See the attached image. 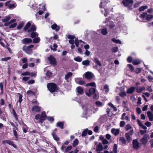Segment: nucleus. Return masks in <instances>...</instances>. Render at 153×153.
<instances>
[{
	"instance_id": "1",
	"label": "nucleus",
	"mask_w": 153,
	"mask_h": 153,
	"mask_svg": "<svg viewBox=\"0 0 153 153\" xmlns=\"http://www.w3.org/2000/svg\"><path fill=\"white\" fill-rule=\"evenodd\" d=\"M153 9L152 8L149 9L147 10V12H144L140 15V17L143 20L149 21L152 19Z\"/></svg>"
},
{
	"instance_id": "2",
	"label": "nucleus",
	"mask_w": 153,
	"mask_h": 153,
	"mask_svg": "<svg viewBox=\"0 0 153 153\" xmlns=\"http://www.w3.org/2000/svg\"><path fill=\"white\" fill-rule=\"evenodd\" d=\"M102 1L100 3V8H102L103 7V9L101 10V12L104 14L105 16H106L108 13V10H106L105 7V3H107L108 2V0H101Z\"/></svg>"
},
{
	"instance_id": "3",
	"label": "nucleus",
	"mask_w": 153,
	"mask_h": 153,
	"mask_svg": "<svg viewBox=\"0 0 153 153\" xmlns=\"http://www.w3.org/2000/svg\"><path fill=\"white\" fill-rule=\"evenodd\" d=\"M83 110H85L86 114L88 115L92 113V110L94 108L90 104H86L82 107Z\"/></svg>"
},
{
	"instance_id": "4",
	"label": "nucleus",
	"mask_w": 153,
	"mask_h": 153,
	"mask_svg": "<svg viewBox=\"0 0 153 153\" xmlns=\"http://www.w3.org/2000/svg\"><path fill=\"white\" fill-rule=\"evenodd\" d=\"M47 87L49 91L51 92L56 91L57 90L56 84L53 83H50L47 84Z\"/></svg>"
},
{
	"instance_id": "5",
	"label": "nucleus",
	"mask_w": 153,
	"mask_h": 153,
	"mask_svg": "<svg viewBox=\"0 0 153 153\" xmlns=\"http://www.w3.org/2000/svg\"><path fill=\"white\" fill-rule=\"evenodd\" d=\"M34 45H30L28 46H24L23 48V50L26 53L28 54H30L32 52V50L31 49L33 48Z\"/></svg>"
},
{
	"instance_id": "6",
	"label": "nucleus",
	"mask_w": 153,
	"mask_h": 153,
	"mask_svg": "<svg viewBox=\"0 0 153 153\" xmlns=\"http://www.w3.org/2000/svg\"><path fill=\"white\" fill-rule=\"evenodd\" d=\"M149 138V136L148 134H145L140 140V142L141 143L145 145L148 141V140Z\"/></svg>"
},
{
	"instance_id": "7",
	"label": "nucleus",
	"mask_w": 153,
	"mask_h": 153,
	"mask_svg": "<svg viewBox=\"0 0 153 153\" xmlns=\"http://www.w3.org/2000/svg\"><path fill=\"white\" fill-rule=\"evenodd\" d=\"M133 3V0H123V3L125 7H130Z\"/></svg>"
},
{
	"instance_id": "8",
	"label": "nucleus",
	"mask_w": 153,
	"mask_h": 153,
	"mask_svg": "<svg viewBox=\"0 0 153 153\" xmlns=\"http://www.w3.org/2000/svg\"><path fill=\"white\" fill-rule=\"evenodd\" d=\"M94 149H96V151L97 152H100L103 150V146L102 143L100 142L96 146V148H95V146Z\"/></svg>"
},
{
	"instance_id": "9",
	"label": "nucleus",
	"mask_w": 153,
	"mask_h": 153,
	"mask_svg": "<svg viewBox=\"0 0 153 153\" xmlns=\"http://www.w3.org/2000/svg\"><path fill=\"white\" fill-rule=\"evenodd\" d=\"M48 60L49 61L51 64L54 65H56V61L55 58L52 56H51L48 58Z\"/></svg>"
},
{
	"instance_id": "10",
	"label": "nucleus",
	"mask_w": 153,
	"mask_h": 153,
	"mask_svg": "<svg viewBox=\"0 0 153 153\" xmlns=\"http://www.w3.org/2000/svg\"><path fill=\"white\" fill-rule=\"evenodd\" d=\"M95 91L96 89L95 88H91L89 89V93L87 91H86L85 93L86 95L88 97H90L91 95L93 94H94Z\"/></svg>"
},
{
	"instance_id": "11",
	"label": "nucleus",
	"mask_w": 153,
	"mask_h": 153,
	"mask_svg": "<svg viewBox=\"0 0 153 153\" xmlns=\"http://www.w3.org/2000/svg\"><path fill=\"white\" fill-rule=\"evenodd\" d=\"M41 110V108L37 105H35L33 106L31 109L32 111L34 113L39 112Z\"/></svg>"
},
{
	"instance_id": "12",
	"label": "nucleus",
	"mask_w": 153,
	"mask_h": 153,
	"mask_svg": "<svg viewBox=\"0 0 153 153\" xmlns=\"http://www.w3.org/2000/svg\"><path fill=\"white\" fill-rule=\"evenodd\" d=\"M132 144L133 147L136 149H137L138 148L139 146V144L137 140L135 139L133 140Z\"/></svg>"
},
{
	"instance_id": "13",
	"label": "nucleus",
	"mask_w": 153,
	"mask_h": 153,
	"mask_svg": "<svg viewBox=\"0 0 153 153\" xmlns=\"http://www.w3.org/2000/svg\"><path fill=\"white\" fill-rule=\"evenodd\" d=\"M68 38L69 39H70L69 41V43L71 45L74 44V39L75 38V37L73 35H68Z\"/></svg>"
},
{
	"instance_id": "14",
	"label": "nucleus",
	"mask_w": 153,
	"mask_h": 153,
	"mask_svg": "<svg viewBox=\"0 0 153 153\" xmlns=\"http://www.w3.org/2000/svg\"><path fill=\"white\" fill-rule=\"evenodd\" d=\"M93 74L91 72H87L85 74V77L88 79H90L94 77Z\"/></svg>"
},
{
	"instance_id": "15",
	"label": "nucleus",
	"mask_w": 153,
	"mask_h": 153,
	"mask_svg": "<svg viewBox=\"0 0 153 153\" xmlns=\"http://www.w3.org/2000/svg\"><path fill=\"white\" fill-rule=\"evenodd\" d=\"M22 42L23 44H28L32 42V40L30 38H26L22 39Z\"/></svg>"
},
{
	"instance_id": "16",
	"label": "nucleus",
	"mask_w": 153,
	"mask_h": 153,
	"mask_svg": "<svg viewBox=\"0 0 153 153\" xmlns=\"http://www.w3.org/2000/svg\"><path fill=\"white\" fill-rule=\"evenodd\" d=\"M120 130L118 129L113 128L111 129V133L115 136L118 135L120 132Z\"/></svg>"
},
{
	"instance_id": "17",
	"label": "nucleus",
	"mask_w": 153,
	"mask_h": 153,
	"mask_svg": "<svg viewBox=\"0 0 153 153\" xmlns=\"http://www.w3.org/2000/svg\"><path fill=\"white\" fill-rule=\"evenodd\" d=\"M46 117V114L45 112L42 113L40 117V122L42 123L43 121L45 119Z\"/></svg>"
},
{
	"instance_id": "18",
	"label": "nucleus",
	"mask_w": 153,
	"mask_h": 153,
	"mask_svg": "<svg viewBox=\"0 0 153 153\" xmlns=\"http://www.w3.org/2000/svg\"><path fill=\"white\" fill-rule=\"evenodd\" d=\"M147 114L149 120L150 121L153 120V114L150 111H148L147 112Z\"/></svg>"
},
{
	"instance_id": "19",
	"label": "nucleus",
	"mask_w": 153,
	"mask_h": 153,
	"mask_svg": "<svg viewBox=\"0 0 153 153\" xmlns=\"http://www.w3.org/2000/svg\"><path fill=\"white\" fill-rule=\"evenodd\" d=\"M36 30V28L34 25H32L31 27L28 29L27 32L29 33L35 31Z\"/></svg>"
},
{
	"instance_id": "20",
	"label": "nucleus",
	"mask_w": 153,
	"mask_h": 153,
	"mask_svg": "<svg viewBox=\"0 0 153 153\" xmlns=\"http://www.w3.org/2000/svg\"><path fill=\"white\" fill-rule=\"evenodd\" d=\"M121 119L122 120H129V118L128 116H126V113H124L122 114Z\"/></svg>"
},
{
	"instance_id": "21",
	"label": "nucleus",
	"mask_w": 153,
	"mask_h": 153,
	"mask_svg": "<svg viewBox=\"0 0 153 153\" xmlns=\"http://www.w3.org/2000/svg\"><path fill=\"white\" fill-rule=\"evenodd\" d=\"M9 2H7L5 3V5L6 6H8L9 8L12 9L15 7L16 5L15 4H9Z\"/></svg>"
},
{
	"instance_id": "22",
	"label": "nucleus",
	"mask_w": 153,
	"mask_h": 153,
	"mask_svg": "<svg viewBox=\"0 0 153 153\" xmlns=\"http://www.w3.org/2000/svg\"><path fill=\"white\" fill-rule=\"evenodd\" d=\"M90 61L88 60H84L82 62V64L83 65H85L86 66L89 65H90Z\"/></svg>"
},
{
	"instance_id": "23",
	"label": "nucleus",
	"mask_w": 153,
	"mask_h": 153,
	"mask_svg": "<svg viewBox=\"0 0 153 153\" xmlns=\"http://www.w3.org/2000/svg\"><path fill=\"white\" fill-rule=\"evenodd\" d=\"M75 81L76 83H78L80 85H82L85 83L84 81L81 80L79 78L76 79Z\"/></svg>"
},
{
	"instance_id": "24",
	"label": "nucleus",
	"mask_w": 153,
	"mask_h": 153,
	"mask_svg": "<svg viewBox=\"0 0 153 153\" xmlns=\"http://www.w3.org/2000/svg\"><path fill=\"white\" fill-rule=\"evenodd\" d=\"M40 41V39L39 37H38V36L34 38L33 40V43H39Z\"/></svg>"
},
{
	"instance_id": "25",
	"label": "nucleus",
	"mask_w": 153,
	"mask_h": 153,
	"mask_svg": "<svg viewBox=\"0 0 153 153\" xmlns=\"http://www.w3.org/2000/svg\"><path fill=\"white\" fill-rule=\"evenodd\" d=\"M134 90L135 88L133 87H131L128 89L127 92L128 94H131L134 91Z\"/></svg>"
},
{
	"instance_id": "26",
	"label": "nucleus",
	"mask_w": 153,
	"mask_h": 153,
	"mask_svg": "<svg viewBox=\"0 0 153 153\" xmlns=\"http://www.w3.org/2000/svg\"><path fill=\"white\" fill-rule=\"evenodd\" d=\"M51 27L53 29H54L56 31H58L59 29V27L56 24H54L52 25Z\"/></svg>"
},
{
	"instance_id": "27",
	"label": "nucleus",
	"mask_w": 153,
	"mask_h": 153,
	"mask_svg": "<svg viewBox=\"0 0 153 153\" xmlns=\"http://www.w3.org/2000/svg\"><path fill=\"white\" fill-rule=\"evenodd\" d=\"M137 122L138 123V124L139 125V126H141L143 129H147V127L145 126L142 124L141 122L139 120H137Z\"/></svg>"
},
{
	"instance_id": "28",
	"label": "nucleus",
	"mask_w": 153,
	"mask_h": 153,
	"mask_svg": "<svg viewBox=\"0 0 153 153\" xmlns=\"http://www.w3.org/2000/svg\"><path fill=\"white\" fill-rule=\"evenodd\" d=\"M77 92L80 94H81L83 92V90L82 88L81 87H78L76 88Z\"/></svg>"
},
{
	"instance_id": "29",
	"label": "nucleus",
	"mask_w": 153,
	"mask_h": 153,
	"mask_svg": "<svg viewBox=\"0 0 153 153\" xmlns=\"http://www.w3.org/2000/svg\"><path fill=\"white\" fill-rule=\"evenodd\" d=\"M117 146L116 144H115L113 147V151L112 152L113 153H117Z\"/></svg>"
},
{
	"instance_id": "30",
	"label": "nucleus",
	"mask_w": 153,
	"mask_h": 153,
	"mask_svg": "<svg viewBox=\"0 0 153 153\" xmlns=\"http://www.w3.org/2000/svg\"><path fill=\"white\" fill-rule=\"evenodd\" d=\"M145 89V88L144 86L138 87L136 89V91L138 93H140Z\"/></svg>"
},
{
	"instance_id": "31",
	"label": "nucleus",
	"mask_w": 153,
	"mask_h": 153,
	"mask_svg": "<svg viewBox=\"0 0 153 153\" xmlns=\"http://www.w3.org/2000/svg\"><path fill=\"white\" fill-rule=\"evenodd\" d=\"M119 140L121 142L122 144L125 145L126 144V140L125 138L123 137H120Z\"/></svg>"
},
{
	"instance_id": "32",
	"label": "nucleus",
	"mask_w": 153,
	"mask_h": 153,
	"mask_svg": "<svg viewBox=\"0 0 153 153\" xmlns=\"http://www.w3.org/2000/svg\"><path fill=\"white\" fill-rule=\"evenodd\" d=\"M141 62V60L139 59H136L134 60L132 62L133 64L135 65L139 64Z\"/></svg>"
},
{
	"instance_id": "33",
	"label": "nucleus",
	"mask_w": 153,
	"mask_h": 153,
	"mask_svg": "<svg viewBox=\"0 0 153 153\" xmlns=\"http://www.w3.org/2000/svg\"><path fill=\"white\" fill-rule=\"evenodd\" d=\"M104 103L99 101H97L95 102V104L97 107H101L104 105Z\"/></svg>"
},
{
	"instance_id": "34",
	"label": "nucleus",
	"mask_w": 153,
	"mask_h": 153,
	"mask_svg": "<svg viewBox=\"0 0 153 153\" xmlns=\"http://www.w3.org/2000/svg\"><path fill=\"white\" fill-rule=\"evenodd\" d=\"M38 33L36 32H32L31 33L30 37L32 38H34L36 37H38Z\"/></svg>"
},
{
	"instance_id": "35",
	"label": "nucleus",
	"mask_w": 153,
	"mask_h": 153,
	"mask_svg": "<svg viewBox=\"0 0 153 153\" xmlns=\"http://www.w3.org/2000/svg\"><path fill=\"white\" fill-rule=\"evenodd\" d=\"M148 8V6L146 5L140 7L139 9L138 10L140 12L143 11Z\"/></svg>"
},
{
	"instance_id": "36",
	"label": "nucleus",
	"mask_w": 153,
	"mask_h": 153,
	"mask_svg": "<svg viewBox=\"0 0 153 153\" xmlns=\"http://www.w3.org/2000/svg\"><path fill=\"white\" fill-rule=\"evenodd\" d=\"M11 18L10 15L6 16L5 17L4 19H3L2 21L3 22H6L8 21Z\"/></svg>"
},
{
	"instance_id": "37",
	"label": "nucleus",
	"mask_w": 153,
	"mask_h": 153,
	"mask_svg": "<svg viewBox=\"0 0 153 153\" xmlns=\"http://www.w3.org/2000/svg\"><path fill=\"white\" fill-rule=\"evenodd\" d=\"M112 41L116 44H121L122 42L119 39H115L114 38H113L111 39Z\"/></svg>"
},
{
	"instance_id": "38",
	"label": "nucleus",
	"mask_w": 153,
	"mask_h": 153,
	"mask_svg": "<svg viewBox=\"0 0 153 153\" xmlns=\"http://www.w3.org/2000/svg\"><path fill=\"white\" fill-rule=\"evenodd\" d=\"M86 86H91L95 88L96 87V84L94 82H91L90 83H88L86 84Z\"/></svg>"
},
{
	"instance_id": "39",
	"label": "nucleus",
	"mask_w": 153,
	"mask_h": 153,
	"mask_svg": "<svg viewBox=\"0 0 153 153\" xmlns=\"http://www.w3.org/2000/svg\"><path fill=\"white\" fill-rule=\"evenodd\" d=\"M125 137L127 141L128 142H130L132 140L131 136L128 135V134H125Z\"/></svg>"
},
{
	"instance_id": "40",
	"label": "nucleus",
	"mask_w": 153,
	"mask_h": 153,
	"mask_svg": "<svg viewBox=\"0 0 153 153\" xmlns=\"http://www.w3.org/2000/svg\"><path fill=\"white\" fill-rule=\"evenodd\" d=\"M88 131V128L86 129L83 131L82 134V137L86 136L87 134V133Z\"/></svg>"
},
{
	"instance_id": "41",
	"label": "nucleus",
	"mask_w": 153,
	"mask_h": 153,
	"mask_svg": "<svg viewBox=\"0 0 153 153\" xmlns=\"http://www.w3.org/2000/svg\"><path fill=\"white\" fill-rule=\"evenodd\" d=\"M108 105L110 107L113 108V109L115 111H117V109L116 107H115L114 105H113L111 103L109 102L108 104Z\"/></svg>"
},
{
	"instance_id": "42",
	"label": "nucleus",
	"mask_w": 153,
	"mask_h": 153,
	"mask_svg": "<svg viewBox=\"0 0 153 153\" xmlns=\"http://www.w3.org/2000/svg\"><path fill=\"white\" fill-rule=\"evenodd\" d=\"M72 75V74L71 72H68L65 76V78L66 80H68V79Z\"/></svg>"
},
{
	"instance_id": "43",
	"label": "nucleus",
	"mask_w": 153,
	"mask_h": 153,
	"mask_svg": "<svg viewBox=\"0 0 153 153\" xmlns=\"http://www.w3.org/2000/svg\"><path fill=\"white\" fill-rule=\"evenodd\" d=\"M56 126H57L61 128H63V123L61 122H58L57 123Z\"/></svg>"
},
{
	"instance_id": "44",
	"label": "nucleus",
	"mask_w": 153,
	"mask_h": 153,
	"mask_svg": "<svg viewBox=\"0 0 153 153\" xmlns=\"http://www.w3.org/2000/svg\"><path fill=\"white\" fill-rule=\"evenodd\" d=\"M94 61L95 63L98 66H101L102 65L100 63V61L98 60L97 58H95L94 59Z\"/></svg>"
},
{
	"instance_id": "45",
	"label": "nucleus",
	"mask_w": 153,
	"mask_h": 153,
	"mask_svg": "<svg viewBox=\"0 0 153 153\" xmlns=\"http://www.w3.org/2000/svg\"><path fill=\"white\" fill-rule=\"evenodd\" d=\"M5 142L7 143L8 144L15 147V145L14 144L13 142L10 140H6Z\"/></svg>"
},
{
	"instance_id": "46",
	"label": "nucleus",
	"mask_w": 153,
	"mask_h": 153,
	"mask_svg": "<svg viewBox=\"0 0 153 153\" xmlns=\"http://www.w3.org/2000/svg\"><path fill=\"white\" fill-rule=\"evenodd\" d=\"M52 135L53 136L54 139L55 140H59V138L58 137V136L54 132H53L52 133Z\"/></svg>"
},
{
	"instance_id": "47",
	"label": "nucleus",
	"mask_w": 153,
	"mask_h": 153,
	"mask_svg": "<svg viewBox=\"0 0 153 153\" xmlns=\"http://www.w3.org/2000/svg\"><path fill=\"white\" fill-rule=\"evenodd\" d=\"M104 90L106 93L108 92L109 90V86L107 85H105L104 87Z\"/></svg>"
},
{
	"instance_id": "48",
	"label": "nucleus",
	"mask_w": 153,
	"mask_h": 153,
	"mask_svg": "<svg viewBox=\"0 0 153 153\" xmlns=\"http://www.w3.org/2000/svg\"><path fill=\"white\" fill-rule=\"evenodd\" d=\"M74 59L75 61L78 62H81L82 61V59L80 56H77Z\"/></svg>"
},
{
	"instance_id": "49",
	"label": "nucleus",
	"mask_w": 153,
	"mask_h": 153,
	"mask_svg": "<svg viewBox=\"0 0 153 153\" xmlns=\"http://www.w3.org/2000/svg\"><path fill=\"white\" fill-rule=\"evenodd\" d=\"M31 25V24L29 22H27V23L26 24L24 28V29L26 30H27V29L30 27Z\"/></svg>"
},
{
	"instance_id": "50",
	"label": "nucleus",
	"mask_w": 153,
	"mask_h": 153,
	"mask_svg": "<svg viewBox=\"0 0 153 153\" xmlns=\"http://www.w3.org/2000/svg\"><path fill=\"white\" fill-rule=\"evenodd\" d=\"M24 23L23 22L20 23L18 26L17 27V29L18 30L21 29L24 26Z\"/></svg>"
},
{
	"instance_id": "51",
	"label": "nucleus",
	"mask_w": 153,
	"mask_h": 153,
	"mask_svg": "<svg viewBox=\"0 0 153 153\" xmlns=\"http://www.w3.org/2000/svg\"><path fill=\"white\" fill-rule=\"evenodd\" d=\"M127 66L128 67L131 71H134V67L131 65L128 64L127 65Z\"/></svg>"
},
{
	"instance_id": "52",
	"label": "nucleus",
	"mask_w": 153,
	"mask_h": 153,
	"mask_svg": "<svg viewBox=\"0 0 153 153\" xmlns=\"http://www.w3.org/2000/svg\"><path fill=\"white\" fill-rule=\"evenodd\" d=\"M101 33L103 35H105L107 33V31L105 28L102 29L101 30Z\"/></svg>"
},
{
	"instance_id": "53",
	"label": "nucleus",
	"mask_w": 153,
	"mask_h": 153,
	"mask_svg": "<svg viewBox=\"0 0 153 153\" xmlns=\"http://www.w3.org/2000/svg\"><path fill=\"white\" fill-rule=\"evenodd\" d=\"M78 143V140L77 139H75L73 142V145L74 146H75L77 145Z\"/></svg>"
},
{
	"instance_id": "54",
	"label": "nucleus",
	"mask_w": 153,
	"mask_h": 153,
	"mask_svg": "<svg viewBox=\"0 0 153 153\" xmlns=\"http://www.w3.org/2000/svg\"><path fill=\"white\" fill-rule=\"evenodd\" d=\"M18 94L19 95V99L18 100V102H19L20 103H21L22 100V94Z\"/></svg>"
},
{
	"instance_id": "55",
	"label": "nucleus",
	"mask_w": 153,
	"mask_h": 153,
	"mask_svg": "<svg viewBox=\"0 0 153 153\" xmlns=\"http://www.w3.org/2000/svg\"><path fill=\"white\" fill-rule=\"evenodd\" d=\"M12 111L13 113V115L16 119L17 118V114L13 108L12 109Z\"/></svg>"
},
{
	"instance_id": "56",
	"label": "nucleus",
	"mask_w": 153,
	"mask_h": 153,
	"mask_svg": "<svg viewBox=\"0 0 153 153\" xmlns=\"http://www.w3.org/2000/svg\"><path fill=\"white\" fill-rule=\"evenodd\" d=\"M118 50V48L117 47H113L111 49L112 51L114 53L117 52Z\"/></svg>"
},
{
	"instance_id": "57",
	"label": "nucleus",
	"mask_w": 153,
	"mask_h": 153,
	"mask_svg": "<svg viewBox=\"0 0 153 153\" xmlns=\"http://www.w3.org/2000/svg\"><path fill=\"white\" fill-rule=\"evenodd\" d=\"M72 148V146H70L68 147L65 149V152H67L70 151Z\"/></svg>"
},
{
	"instance_id": "58",
	"label": "nucleus",
	"mask_w": 153,
	"mask_h": 153,
	"mask_svg": "<svg viewBox=\"0 0 153 153\" xmlns=\"http://www.w3.org/2000/svg\"><path fill=\"white\" fill-rule=\"evenodd\" d=\"M23 63H27V58H24L21 59Z\"/></svg>"
},
{
	"instance_id": "59",
	"label": "nucleus",
	"mask_w": 153,
	"mask_h": 153,
	"mask_svg": "<svg viewBox=\"0 0 153 153\" xmlns=\"http://www.w3.org/2000/svg\"><path fill=\"white\" fill-rule=\"evenodd\" d=\"M141 71V69L139 68H137L135 70V72L137 74H138L140 73Z\"/></svg>"
},
{
	"instance_id": "60",
	"label": "nucleus",
	"mask_w": 153,
	"mask_h": 153,
	"mask_svg": "<svg viewBox=\"0 0 153 153\" xmlns=\"http://www.w3.org/2000/svg\"><path fill=\"white\" fill-rule=\"evenodd\" d=\"M30 74V72L28 71H26L24 72H23L22 74V76H27L29 75Z\"/></svg>"
},
{
	"instance_id": "61",
	"label": "nucleus",
	"mask_w": 153,
	"mask_h": 153,
	"mask_svg": "<svg viewBox=\"0 0 153 153\" xmlns=\"http://www.w3.org/2000/svg\"><path fill=\"white\" fill-rule=\"evenodd\" d=\"M102 142L103 145L107 144L109 143V142L105 139L103 140L102 141Z\"/></svg>"
},
{
	"instance_id": "62",
	"label": "nucleus",
	"mask_w": 153,
	"mask_h": 153,
	"mask_svg": "<svg viewBox=\"0 0 153 153\" xmlns=\"http://www.w3.org/2000/svg\"><path fill=\"white\" fill-rule=\"evenodd\" d=\"M11 24L9 26V27L10 28H13L15 27L16 25V23H13V24Z\"/></svg>"
},
{
	"instance_id": "63",
	"label": "nucleus",
	"mask_w": 153,
	"mask_h": 153,
	"mask_svg": "<svg viewBox=\"0 0 153 153\" xmlns=\"http://www.w3.org/2000/svg\"><path fill=\"white\" fill-rule=\"evenodd\" d=\"M141 98L140 97H139L138 98V101L137 102V104H138L139 105H140L141 104Z\"/></svg>"
},
{
	"instance_id": "64",
	"label": "nucleus",
	"mask_w": 153,
	"mask_h": 153,
	"mask_svg": "<svg viewBox=\"0 0 153 153\" xmlns=\"http://www.w3.org/2000/svg\"><path fill=\"white\" fill-rule=\"evenodd\" d=\"M119 95L121 97H123L126 96V93L125 92H122L120 93L119 94Z\"/></svg>"
}]
</instances>
